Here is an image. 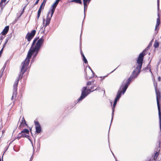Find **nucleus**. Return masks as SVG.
<instances>
[{"label": "nucleus", "mask_w": 161, "mask_h": 161, "mask_svg": "<svg viewBox=\"0 0 161 161\" xmlns=\"http://www.w3.org/2000/svg\"><path fill=\"white\" fill-rule=\"evenodd\" d=\"M45 3H42V4H41V5H40V7L39 8V9H42V7H43V8L44 6H45Z\"/></svg>", "instance_id": "4be33fe9"}, {"label": "nucleus", "mask_w": 161, "mask_h": 161, "mask_svg": "<svg viewBox=\"0 0 161 161\" xmlns=\"http://www.w3.org/2000/svg\"><path fill=\"white\" fill-rule=\"evenodd\" d=\"M4 154V153H3V155ZM3 156H2V158H3Z\"/></svg>", "instance_id": "e433bc0d"}, {"label": "nucleus", "mask_w": 161, "mask_h": 161, "mask_svg": "<svg viewBox=\"0 0 161 161\" xmlns=\"http://www.w3.org/2000/svg\"><path fill=\"white\" fill-rule=\"evenodd\" d=\"M87 89V86L83 87V90L82 91L81 95L80 98L78 99V101H81L82 99L84 98L87 95L89 94L90 92L93 91H91V89H88L86 92Z\"/></svg>", "instance_id": "39448f33"}, {"label": "nucleus", "mask_w": 161, "mask_h": 161, "mask_svg": "<svg viewBox=\"0 0 161 161\" xmlns=\"http://www.w3.org/2000/svg\"><path fill=\"white\" fill-rule=\"evenodd\" d=\"M159 0H157V6H158V10H159Z\"/></svg>", "instance_id": "393cba45"}, {"label": "nucleus", "mask_w": 161, "mask_h": 161, "mask_svg": "<svg viewBox=\"0 0 161 161\" xmlns=\"http://www.w3.org/2000/svg\"><path fill=\"white\" fill-rule=\"evenodd\" d=\"M121 92L120 91H118L117 94V96H116V97L115 99V100H114V105H113V107H112V109H113V112H112V119H111V122L112 121V119H113V115H114V107L116 104L117 101L118 100H119V98H120V97H121Z\"/></svg>", "instance_id": "6e6552de"}, {"label": "nucleus", "mask_w": 161, "mask_h": 161, "mask_svg": "<svg viewBox=\"0 0 161 161\" xmlns=\"http://www.w3.org/2000/svg\"><path fill=\"white\" fill-rule=\"evenodd\" d=\"M159 154V153L158 152H157L155 153L154 156V159H156L157 158L158 155Z\"/></svg>", "instance_id": "6ab92c4d"}, {"label": "nucleus", "mask_w": 161, "mask_h": 161, "mask_svg": "<svg viewBox=\"0 0 161 161\" xmlns=\"http://www.w3.org/2000/svg\"><path fill=\"white\" fill-rule=\"evenodd\" d=\"M47 0H43L42 3H45V4L47 1Z\"/></svg>", "instance_id": "c756f323"}, {"label": "nucleus", "mask_w": 161, "mask_h": 161, "mask_svg": "<svg viewBox=\"0 0 161 161\" xmlns=\"http://www.w3.org/2000/svg\"><path fill=\"white\" fill-rule=\"evenodd\" d=\"M34 122H35V125L36 126H40L39 124V123L38 121H35Z\"/></svg>", "instance_id": "b1692460"}, {"label": "nucleus", "mask_w": 161, "mask_h": 161, "mask_svg": "<svg viewBox=\"0 0 161 161\" xmlns=\"http://www.w3.org/2000/svg\"><path fill=\"white\" fill-rule=\"evenodd\" d=\"M42 11V10L40 9H38V14H37V17L38 18L40 16V14L41 13Z\"/></svg>", "instance_id": "412c9836"}, {"label": "nucleus", "mask_w": 161, "mask_h": 161, "mask_svg": "<svg viewBox=\"0 0 161 161\" xmlns=\"http://www.w3.org/2000/svg\"><path fill=\"white\" fill-rule=\"evenodd\" d=\"M0 161H1V158H0Z\"/></svg>", "instance_id": "c9c22d12"}, {"label": "nucleus", "mask_w": 161, "mask_h": 161, "mask_svg": "<svg viewBox=\"0 0 161 161\" xmlns=\"http://www.w3.org/2000/svg\"><path fill=\"white\" fill-rule=\"evenodd\" d=\"M157 20H159V18H158L157 19Z\"/></svg>", "instance_id": "473e14b6"}, {"label": "nucleus", "mask_w": 161, "mask_h": 161, "mask_svg": "<svg viewBox=\"0 0 161 161\" xmlns=\"http://www.w3.org/2000/svg\"><path fill=\"white\" fill-rule=\"evenodd\" d=\"M155 90L156 94V99L158 111V115L160 121V127L161 131V114L160 113V106L159 103V101L161 100V94L160 93L159 91L158 90L156 86H155Z\"/></svg>", "instance_id": "7ed1b4c3"}, {"label": "nucleus", "mask_w": 161, "mask_h": 161, "mask_svg": "<svg viewBox=\"0 0 161 161\" xmlns=\"http://www.w3.org/2000/svg\"><path fill=\"white\" fill-rule=\"evenodd\" d=\"M148 48V47H147L145 50L141 53L139 56V57L137 61V63L138 64L136 69L133 71L132 73L133 76L134 77L137 76L140 72V69L142 67L143 57L146 54L144 52L145 51L147 50Z\"/></svg>", "instance_id": "f03ea898"}, {"label": "nucleus", "mask_w": 161, "mask_h": 161, "mask_svg": "<svg viewBox=\"0 0 161 161\" xmlns=\"http://www.w3.org/2000/svg\"><path fill=\"white\" fill-rule=\"evenodd\" d=\"M59 1L60 0H56L54 3L52 5V9L51 10V11L48 12L46 20H50L51 18L55 11V8Z\"/></svg>", "instance_id": "20e7f679"}, {"label": "nucleus", "mask_w": 161, "mask_h": 161, "mask_svg": "<svg viewBox=\"0 0 161 161\" xmlns=\"http://www.w3.org/2000/svg\"><path fill=\"white\" fill-rule=\"evenodd\" d=\"M3 47L2 49L0 51V57H1V54L3 52Z\"/></svg>", "instance_id": "bb28decb"}, {"label": "nucleus", "mask_w": 161, "mask_h": 161, "mask_svg": "<svg viewBox=\"0 0 161 161\" xmlns=\"http://www.w3.org/2000/svg\"><path fill=\"white\" fill-rule=\"evenodd\" d=\"M44 40V38L43 36L38 41L36 39H35L34 40L32 46L28 51L26 59L21 64L22 68L21 69L20 76L21 75L22 76L26 71L32 55H33L34 57H35L37 54L41 46L43 43Z\"/></svg>", "instance_id": "f257e3e1"}, {"label": "nucleus", "mask_w": 161, "mask_h": 161, "mask_svg": "<svg viewBox=\"0 0 161 161\" xmlns=\"http://www.w3.org/2000/svg\"><path fill=\"white\" fill-rule=\"evenodd\" d=\"M69 2H75L76 3L81 4L82 2L81 0H72L70 1Z\"/></svg>", "instance_id": "dca6fc26"}, {"label": "nucleus", "mask_w": 161, "mask_h": 161, "mask_svg": "<svg viewBox=\"0 0 161 161\" xmlns=\"http://www.w3.org/2000/svg\"><path fill=\"white\" fill-rule=\"evenodd\" d=\"M24 8L21 11H20V15L19 17H20L21 15L23 14V13L24 12Z\"/></svg>", "instance_id": "a878e982"}, {"label": "nucleus", "mask_w": 161, "mask_h": 161, "mask_svg": "<svg viewBox=\"0 0 161 161\" xmlns=\"http://www.w3.org/2000/svg\"><path fill=\"white\" fill-rule=\"evenodd\" d=\"M9 26H6L2 32V34L4 35H6L8 32L9 30Z\"/></svg>", "instance_id": "ddd939ff"}, {"label": "nucleus", "mask_w": 161, "mask_h": 161, "mask_svg": "<svg viewBox=\"0 0 161 161\" xmlns=\"http://www.w3.org/2000/svg\"><path fill=\"white\" fill-rule=\"evenodd\" d=\"M91 81H88L87 83V85H91Z\"/></svg>", "instance_id": "c85d7f7f"}, {"label": "nucleus", "mask_w": 161, "mask_h": 161, "mask_svg": "<svg viewBox=\"0 0 161 161\" xmlns=\"http://www.w3.org/2000/svg\"><path fill=\"white\" fill-rule=\"evenodd\" d=\"M82 55V56H83V60L84 61V62H85V63H87V61L86 59V58L85 57L84 55L83 54H81Z\"/></svg>", "instance_id": "aec40b11"}, {"label": "nucleus", "mask_w": 161, "mask_h": 161, "mask_svg": "<svg viewBox=\"0 0 161 161\" xmlns=\"http://www.w3.org/2000/svg\"><path fill=\"white\" fill-rule=\"evenodd\" d=\"M110 103H111V104L112 105V102H110Z\"/></svg>", "instance_id": "72a5a7b5"}, {"label": "nucleus", "mask_w": 161, "mask_h": 161, "mask_svg": "<svg viewBox=\"0 0 161 161\" xmlns=\"http://www.w3.org/2000/svg\"><path fill=\"white\" fill-rule=\"evenodd\" d=\"M91 0H83L84 5V12H85L86 8H87L88 4L89 3Z\"/></svg>", "instance_id": "9b49d317"}, {"label": "nucleus", "mask_w": 161, "mask_h": 161, "mask_svg": "<svg viewBox=\"0 0 161 161\" xmlns=\"http://www.w3.org/2000/svg\"><path fill=\"white\" fill-rule=\"evenodd\" d=\"M50 21H43V26H44V28L49 24Z\"/></svg>", "instance_id": "4468645a"}, {"label": "nucleus", "mask_w": 161, "mask_h": 161, "mask_svg": "<svg viewBox=\"0 0 161 161\" xmlns=\"http://www.w3.org/2000/svg\"><path fill=\"white\" fill-rule=\"evenodd\" d=\"M29 131L27 129H24L19 134L18 138V139H19L21 137H25L29 139Z\"/></svg>", "instance_id": "423d86ee"}, {"label": "nucleus", "mask_w": 161, "mask_h": 161, "mask_svg": "<svg viewBox=\"0 0 161 161\" xmlns=\"http://www.w3.org/2000/svg\"><path fill=\"white\" fill-rule=\"evenodd\" d=\"M6 0H2L1 3H0V7H1L2 5V3H5Z\"/></svg>", "instance_id": "5701e85b"}, {"label": "nucleus", "mask_w": 161, "mask_h": 161, "mask_svg": "<svg viewBox=\"0 0 161 161\" xmlns=\"http://www.w3.org/2000/svg\"><path fill=\"white\" fill-rule=\"evenodd\" d=\"M160 79H161V78H160V77H158V80H159V81H160Z\"/></svg>", "instance_id": "2f4dec72"}, {"label": "nucleus", "mask_w": 161, "mask_h": 161, "mask_svg": "<svg viewBox=\"0 0 161 161\" xmlns=\"http://www.w3.org/2000/svg\"><path fill=\"white\" fill-rule=\"evenodd\" d=\"M36 31L35 30H32L30 33H28L26 37L28 42H30L35 34Z\"/></svg>", "instance_id": "9d476101"}, {"label": "nucleus", "mask_w": 161, "mask_h": 161, "mask_svg": "<svg viewBox=\"0 0 161 161\" xmlns=\"http://www.w3.org/2000/svg\"><path fill=\"white\" fill-rule=\"evenodd\" d=\"M36 131L37 133H39L41 131V129L40 126H36Z\"/></svg>", "instance_id": "2eb2a0df"}, {"label": "nucleus", "mask_w": 161, "mask_h": 161, "mask_svg": "<svg viewBox=\"0 0 161 161\" xmlns=\"http://www.w3.org/2000/svg\"><path fill=\"white\" fill-rule=\"evenodd\" d=\"M160 21H157V23L155 28V31H156L157 29H158V26L160 24Z\"/></svg>", "instance_id": "f3484780"}, {"label": "nucleus", "mask_w": 161, "mask_h": 161, "mask_svg": "<svg viewBox=\"0 0 161 161\" xmlns=\"http://www.w3.org/2000/svg\"><path fill=\"white\" fill-rule=\"evenodd\" d=\"M1 9H3V7H2H2H1Z\"/></svg>", "instance_id": "f704fd0d"}, {"label": "nucleus", "mask_w": 161, "mask_h": 161, "mask_svg": "<svg viewBox=\"0 0 161 161\" xmlns=\"http://www.w3.org/2000/svg\"><path fill=\"white\" fill-rule=\"evenodd\" d=\"M21 122H20L21 123L20 124L19 127H24L25 125H26V124L25 122V121L24 117L22 118L21 120Z\"/></svg>", "instance_id": "f8f14e48"}, {"label": "nucleus", "mask_w": 161, "mask_h": 161, "mask_svg": "<svg viewBox=\"0 0 161 161\" xmlns=\"http://www.w3.org/2000/svg\"><path fill=\"white\" fill-rule=\"evenodd\" d=\"M132 77L130 76V78L126 80L125 86H123L122 85L121 86L120 89H121L122 88V90H123L122 93L123 94H124L126 91V90L128 87V86L130 83L131 80L132 79Z\"/></svg>", "instance_id": "1a4fd4ad"}, {"label": "nucleus", "mask_w": 161, "mask_h": 161, "mask_svg": "<svg viewBox=\"0 0 161 161\" xmlns=\"http://www.w3.org/2000/svg\"><path fill=\"white\" fill-rule=\"evenodd\" d=\"M7 42H8V41H7H7H6V42H5V44H4V46H3V47H4V46H5V45H6V43H7Z\"/></svg>", "instance_id": "7c9ffc66"}, {"label": "nucleus", "mask_w": 161, "mask_h": 161, "mask_svg": "<svg viewBox=\"0 0 161 161\" xmlns=\"http://www.w3.org/2000/svg\"><path fill=\"white\" fill-rule=\"evenodd\" d=\"M159 45L158 42L157 41H155L154 44V46L155 47L157 48L159 46Z\"/></svg>", "instance_id": "a211bd4d"}, {"label": "nucleus", "mask_w": 161, "mask_h": 161, "mask_svg": "<svg viewBox=\"0 0 161 161\" xmlns=\"http://www.w3.org/2000/svg\"><path fill=\"white\" fill-rule=\"evenodd\" d=\"M39 0H37L36 1V2L34 4L35 5L37 4L38 3Z\"/></svg>", "instance_id": "cd10ccee"}, {"label": "nucleus", "mask_w": 161, "mask_h": 161, "mask_svg": "<svg viewBox=\"0 0 161 161\" xmlns=\"http://www.w3.org/2000/svg\"><path fill=\"white\" fill-rule=\"evenodd\" d=\"M19 79L16 80L13 86V95L11 97V100H13V99L15 98L16 97L17 91V87Z\"/></svg>", "instance_id": "0eeeda50"}]
</instances>
